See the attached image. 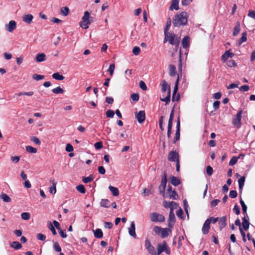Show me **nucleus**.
Returning a JSON list of instances; mask_svg holds the SVG:
<instances>
[{"label": "nucleus", "mask_w": 255, "mask_h": 255, "mask_svg": "<svg viewBox=\"0 0 255 255\" xmlns=\"http://www.w3.org/2000/svg\"><path fill=\"white\" fill-rule=\"evenodd\" d=\"M169 90L170 91V86L165 80L163 81L162 82L161 91L163 92H167L168 93Z\"/></svg>", "instance_id": "27"}, {"label": "nucleus", "mask_w": 255, "mask_h": 255, "mask_svg": "<svg viewBox=\"0 0 255 255\" xmlns=\"http://www.w3.org/2000/svg\"><path fill=\"white\" fill-rule=\"evenodd\" d=\"M37 238L39 240L43 241L45 240L46 237L45 235L41 233H38L37 234Z\"/></svg>", "instance_id": "61"}, {"label": "nucleus", "mask_w": 255, "mask_h": 255, "mask_svg": "<svg viewBox=\"0 0 255 255\" xmlns=\"http://www.w3.org/2000/svg\"><path fill=\"white\" fill-rule=\"evenodd\" d=\"M245 179H246V178L245 176H243L239 179L238 183H239V187L240 190H242L243 187L244 185Z\"/></svg>", "instance_id": "37"}, {"label": "nucleus", "mask_w": 255, "mask_h": 255, "mask_svg": "<svg viewBox=\"0 0 255 255\" xmlns=\"http://www.w3.org/2000/svg\"><path fill=\"white\" fill-rule=\"evenodd\" d=\"M157 255H160L162 252H165L166 254L168 255L170 254V250L168 248L167 243L165 241H164L161 244H158L157 245Z\"/></svg>", "instance_id": "4"}, {"label": "nucleus", "mask_w": 255, "mask_h": 255, "mask_svg": "<svg viewBox=\"0 0 255 255\" xmlns=\"http://www.w3.org/2000/svg\"><path fill=\"white\" fill-rule=\"evenodd\" d=\"M11 247L15 250H19L22 248L21 245L18 242H13L11 245Z\"/></svg>", "instance_id": "48"}, {"label": "nucleus", "mask_w": 255, "mask_h": 255, "mask_svg": "<svg viewBox=\"0 0 255 255\" xmlns=\"http://www.w3.org/2000/svg\"><path fill=\"white\" fill-rule=\"evenodd\" d=\"M210 219H207L205 221L202 229V231L203 234L206 235L209 233V231L210 228Z\"/></svg>", "instance_id": "13"}, {"label": "nucleus", "mask_w": 255, "mask_h": 255, "mask_svg": "<svg viewBox=\"0 0 255 255\" xmlns=\"http://www.w3.org/2000/svg\"><path fill=\"white\" fill-rule=\"evenodd\" d=\"M173 209H171V211H170L168 221L175 222V216L174 213Z\"/></svg>", "instance_id": "41"}, {"label": "nucleus", "mask_w": 255, "mask_h": 255, "mask_svg": "<svg viewBox=\"0 0 255 255\" xmlns=\"http://www.w3.org/2000/svg\"><path fill=\"white\" fill-rule=\"evenodd\" d=\"M139 87L142 90L144 91L147 90V86L144 82L143 81H140L139 82Z\"/></svg>", "instance_id": "60"}, {"label": "nucleus", "mask_w": 255, "mask_h": 255, "mask_svg": "<svg viewBox=\"0 0 255 255\" xmlns=\"http://www.w3.org/2000/svg\"><path fill=\"white\" fill-rule=\"evenodd\" d=\"M109 189L114 196H118L119 195V191L118 188L110 185Z\"/></svg>", "instance_id": "26"}, {"label": "nucleus", "mask_w": 255, "mask_h": 255, "mask_svg": "<svg viewBox=\"0 0 255 255\" xmlns=\"http://www.w3.org/2000/svg\"><path fill=\"white\" fill-rule=\"evenodd\" d=\"M234 56V54L233 53H231L230 52V50L226 51L223 55H222L221 58L222 60L225 62L227 61L229 58H232Z\"/></svg>", "instance_id": "19"}, {"label": "nucleus", "mask_w": 255, "mask_h": 255, "mask_svg": "<svg viewBox=\"0 0 255 255\" xmlns=\"http://www.w3.org/2000/svg\"><path fill=\"white\" fill-rule=\"evenodd\" d=\"M132 52L135 55H138L140 52V49L139 47L135 46L133 48Z\"/></svg>", "instance_id": "58"}, {"label": "nucleus", "mask_w": 255, "mask_h": 255, "mask_svg": "<svg viewBox=\"0 0 255 255\" xmlns=\"http://www.w3.org/2000/svg\"><path fill=\"white\" fill-rule=\"evenodd\" d=\"M139 95L138 94L133 93L131 95L130 98L133 101L137 102L139 100Z\"/></svg>", "instance_id": "55"}, {"label": "nucleus", "mask_w": 255, "mask_h": 255, "mask_svg": "<svg viewBox=\"0 0 255 255\" xmlns=\"http://www.w3.org/2000/svg\"><path fill=\"white\" fill-rule=\"evenodd\" d=\"M94 21L93 17L90 16L89 11H86L82 18V21L80 22V26L84 29L88 28L89 25Z\"/></svg>", "instance_id": "2"}, {"label": "nucleus", "mask_w": 255, "mask_h": 255, "mask_svg": "<svg viewBox=\"0 0 255 255\" xmlns=\"http://www.w3.org/2000/svg\"><path fill=\"white\" fill-rule=\"evenodd\" d=\"M94 146L97 149H101L103 146V143L102 141H99L95 143Z\"/></svg>", "instance_id": "62"}, {"label": "nucleus", "mask_w": 255, "mask_h": 255, "mask_svg": "<svg viewBox=\"0 0 255 255\" xmlns=\"http://www.w3.org/2000/svg\"><path fill=\"white\" fill-rule=\"evenodd\" d=\"M76 189L80 193L84 194L86 192V189L84 186L82 184H80L76 186Z\"/></svg>", "instance_id": "43"}, {"label": "nucleus", "mask_w": 255, "mask_h": 255, "mask_svg": "<svg viewBox=\"0 0 255 255\" xmlns=\"http://www.w3.org/2000/svg\"><path fill=\"white\" fill-rule=\"evenodd\" d=\"M219 225L220 230H222L227 226V217L223 216L219 219Z\"/></svg>", "instance_id": "17"}, {"label": "nucleus", "mask_w": 255, "mask_h": 255, "mask_svg": "<svg viewBox=\"0 0 255 255\" xmlns=\"http://www.w3.org/2000/svg\"><path fill=\"white\" fill-rule=\"evenodd\" d=\"M94 179V178L92 175L88 177H83L82 178V181L85 183H88L91 182Z\"/></svg>", "instance_id": "44"}, {"label": "nucleus", "mask_w": 255, "mask_h": 255, "mask_svg": "<svg viewBox=\"0 0 255 255\" xmlns=\"http://www.w3.org/2000/svg\"><path fill=\"white\" fill-rule=\"evenodd\" d=\"M50 182L52 183V186L51 187H50L49 188V192L51 194H55L56 192V182L55 181V180L54 179H52V180H50Z\"/></svg>", "instance_id": "23"}, {"label": "nucleus", "mask_w": 255, "mask_h": 255, "mask_svg": "<svg viewBox=\"0 0 255 255\" xmlns=\"http://www.w3.org/2000/svg\"><path fill=\"white\" fill-rule=\"evenodd\" d=\"M162 230V228L158 226H155L153 228L154 232L158 235H160Z\"/></svg>", "instance_id": "54"}, {"label": "nucleus", "mask_w": 255, "mask_h": 255, "mask_svg": "<svg viewBox=\"0 0 255 255\" xmlns=\"http://www.w3.org/2000/svg\"><path fill=\"white\" fill-rule=\"evenodd\" d=\"M187 22V13L183 11L175 16L173 24L175 27H178L181 25H185Z\"/></svg>", "instance_id": "1"}, {"label": "nucleus", "mask_w": 255, "mask_h": 255, "mask_svg": "<svg viewBox=\"0 0 255 255\" xmlns=\"http://www.w3.org/2000/svg\"><path fill=\"white\" fill-rule=\"evenodd\" d=\"M169 75L172 77L176 75V67L174 65H169Z\"/></svg>", "instance_id": "32"}, {"label": "nucleus", "mask_w": 255, "mask_h": 255, "mask_svg": "<svg viewBox=\"0 0 255 255\" xmlns=\"http://www.w3.org/2000/svg\"><path fill=\"white\" fill-rule=\"evenodd\" d=\"M115 68V65L114 64H110L108 71L110 73L111 76H113Z\"/></svg>", "instance_id": "51"}, {"label": "nucleus", "mask_w": 255, "mask_h": 255, "mask_svg": "<svg viewBox=\"0 0 255 255\" xmlns=\"http://www.w3.org/2000/svg\"><path fill=\"white\" fill-rule=\"evenodd\" d=\"M0 198L5 202H10L11 198L5 193L2 192L0 195Z\"/></svg>", "instance_id": "29"}, {"label": "nucleus", "mask_w": 255, "mask_h": 255, "mask_svg": "<svg viewBox=\"0 0 255 255\" xmlns=\"http://www.w3.org/2000/svg\"><path fill=\"white\" fill-rule=\"evenodd\" d=\"M179 1V0H172L171 4L169 7L170 9L171 10H173V9L178 10L179 9V6H178Z\"/></svg>", "instance_id": "22"}, {"label": "nucleus", "mask_w": 255, "mask_h": 255, "mask_svg": "<svg viewBox=\"0 0 255 255\" xmlns=\"http://www.w3.org/2000/svg\"><path fill=\"white\" fill-rule=\"evenodd\" d=\"M32 78L33 79H34L36 81H39L42 79H43L44 78V76L43 75L35 74L33 75Z\"/></svg>", "instance_id": "50"}, {"label": "nucleus", "mask_w": 255, "mask_h": 255, "mask_svg": "<svg viewBox=\"0 0 255 255\" xmlns=\"http://www.w3.org/2000/svg\"><path fill=\"white\" fill-rule=\"evenodd\" d=\"M250 226V222L246 219V217H244L243 218L242 226L243 228L245 231H247L249 229Z\"/></svg>", "instance_id": "30"}, {"label": "nucleus", "mask_w": 255, "mask_h": 255, "mask_svg": "<svg viewBox=\"0 0 255 255\" xmlns=\"http://www.w3.org/2000/svg\"><path fill=\"white\" fill-rule=\"evenodd\" d=\"M26 150L29 152L32 153H35L37 152V150L36 148L33 147L31 146L27 145L25 147Z\"/></svg>", "instance_id": "39"}, {"label": "nucleus", "mask_w": 255, "mask_h": 255, "mask_svg": "<svg viewBox=\"0 0 255 255\" xmlns=\"http://www.w3.org/2000/svg\"><path fill=\"white\" fill-rule=\"evenodd\" d=\"M33 18V16L31 14H24L22 16L23 21L27 24H30L32 21Z\"/></svg>", "instance_id": "18"}, {"label": "nucleus", "mask_w": 255, "mask_h": 255, "mask_svg": "<svg viewBox=\"0 0 255 255\" xmlns=\"http://www.w3.org/2000/svg\"><path fill=\"white\" fill-rule=\"evenodd\" d=\"M128 233L130 236H132L133 238H136V235L135 233V226L134 221L131 223L130 226L128 229Z\"/></svg>", "instance_id": "15"}, {"label": "nucleus", "mask_w": 255, "mask_h": 255, "mask_svg": "<svg viewBox=\"0 0 255 255\" xmlns=\"http://www.w3.org/2000/svg\"><path fill=\"white\" fill-rule=\"evenodd\" d=\"M174 117V110L173 109L170 114L169 119L168 121V128H167V137L170 138L172 127V121Z\"/></svg>", "instance_id": "8"}, {"label": "nucleus", "mask_w": 255, "mask_h": 255, "mask_svg": "<svg viewBox=\"0 0 255 255\" xmlns=\"http://www.w3.org/2000/svg\"><path fill=\"white\" fill-rule=\"evenodd\" d=\"M240 30V23L239 22H238L234 28L233 35L237 36L239 33Z\"/></svg>", "instance_id": "33"}, {"label": "nucleus", "mask_w": 255, "mask_h": 255, "mask_svg": "<svg viewBox=\"0 0 255 255\" xmlns=\"http://www.w3.org/2000/svg\"><path fill=\"white\" fill-rule=\"evenodd\" d=\"M182 46L184 48H187L190 45V38L188 36L184 37L182 40Z\"/></svg>", "instance_id": "20"}, {"label": "nucleus", "mask_w": 255, "mask_h": 255, "mask_svg": "<svg viewBox=\"0 0 255 255\" xmlns=\"http://www.w3.org/2000/svg\"><path fill=\"white\" fill-rule=\"evenodd\" d=\"M93 232L96 238L100 239L103 237V234L101 229H97L96 230H94Z\"/></svg>", "instance_id": "28"}, {"label": "nucleus", "mask_w": 255, "mask_h": 255, "mask_svg": "<svg viewBox=\"0 0 255 255\" xmlns=\"http://www.w3.org/2000/svg\"><path fill=\"white\" fill-rule=\"evenodd\" d=\"M177 204L173 201L172 202H167L164 201L163 202V206L166 208H170V211H171V209L174 208V206H176Z\"/></svg>", "instance_id": "24"}, {"label": "nucleus", "mask_w": 255, "mask_h": 255, "mask_svg": "<svg viewBox=\"0 0 255 255\" xmlns=\"http://www.w3.org/2000/svg\"><path fill=\"white\" fill-rule=\"evenodd\" d=\"M176 130L175 137L173 140V143H175L178 140L180 139V119L179 117L178 118L177 125H176Z\"/></svg>", "instance_id": "9"}, {"label": "nucleus", "mask_w": 255, "mask_h": 255, "mask_svg": "<svg viewBox=\"0 0 255 255\" xmlns=\"http://www.w3.org/2000/svg\"><path fill=\"white\" fill-rule=\"evenodd\" d=\"M243 111L239 110L237 115L234 117L232 120V124L237 128H240L241 127V119Z\"/></svg>", "instance_id": "5"}, {"label": "nucleus", "mask_w": 255, "mask_h": 255, "mask_svg": "<svg viewBox=\"0 0 255 255\" xmlns=\"http://www.w3.org/2000/svg\"><path fill=\"white\" fill-rule=\"evenodd\" d=\"M46 60V55L44 53H38L35 58V61L37 62H41Z\"/></svg>", "instance_id": "16"}, {"label": "nucleus", "mask_w": 255, "mask_h": 255, "mask_svg": "<svg viewBox=\"0 0 255 255\" xmlns=\"http://www.w3.org/2000/svg\"><path fill=\"white\" fill-rule=\"evenodd\" d=\"M171 232V229L169 228H162L161 232V238L163 239L168 236L170 233Z\"/></svg>", "instance_id": "21"}, {"label": "nucleus", "mask_w": 255, "mask_h": 255, "mask_svg": "<svg viewBox=\"0 0 255 255\" xmlns=\"http://www.w3.org/2000/svg\"><path fill=\"white\" fill-rule=\"evenodd\" d=\"M16 27V23L14 20H10L8 24H5V29L9 32H12Z\"/></svg>", "instance_id": "12"}, {"label": "nucleus", "mask_w": 255, "mask_h": 255, "mask_svg": "<svg viewBox=\"0 0 255 255\" xmlns=\"http://www.w3.org/2000/svg\"><path fill=\"white\" fill-rule=\"evenodd\" d=\"M60 12L63 15L67 16L69 13V9L67 6L63 7L61 8Z\"/></svg>", "instance_id": "38"}, {"label": "nucleus", "mask_w": 255, "mask_h": 255, "mask_svg": "<svg viewBox=\"0 0 255 255\" xmlns=\"http://www.w3.org/2000/svg\"><path fill=\"white\" fill-rule=\"evenodd\" d=\"M135 116L138 122L140 124L142 123L145 119V113L144 111H140L135 113Z\"/></svg>", "instance_id": "10"}, {"label": "nucleus", "mask_w": 255, "mask_h": 255, "mask_svg": "<svg viewBox=\"0 0 255 255\" xmlns=\"http://www.w3.org/2000/svg\"><path fill=\"white\" fill-rule=\"evenodd\" d=\"M161 100L165 102L168 104L170 100V91L169 90L167 96L163 99H161Z\"/></svg>", "instance_id": "49"}, {"label": "nucleus", "mask_w": 255, "mask_h": 255, "mask_svg": "<svg viewBox=\"0 0 255 255\" xmlns=\"http://www.w3.org/2000/svg\"><path fill=\"white\" fill-rule=\"evenodd\" d=\"M170 182L171 184L175 186H178L180 184V180L175 176H172L171 177Z\"/></svg>", "instance_id": "31"}, {"label": "nucleus", "mask_w": 255, "mask_h": 255, "mask_svg": "<svg viewBox=\"0 0 255 255\" xmlns=\"http://www.w3.org/2000/svg\"><path fill=\"white\" fill-rule=\"evenodd\" d=\"M150 219L153 222H163L165 221L164 217L156 212L153 213L150 215Z\"/></svg>", "instance_id": "7"}, {"label": "nucleus", "mask_w": 255, "mask_h": 255, "mask_svg": "<svg viewBox=\"0 0 255 255\" xmlns=\"http://www.w3.org/2000/svg\"><path fill=\"white\" fill-rule=\"evenodd\" d=\"M248 15L249 17L255 19V11L253 10H249Z\"/></svg>", "instance_id": "64"}, {"label": "nucleus", "mask_w": 255, "mask_h": 255, "mask_svg": "<svg viewBox=\"0 0 255 255\" xmlns=\"http://www.w3.org/2000/svg\"><path fill=\"white\" fill-rule=\"evenodd\" d=\"M167 183V176L165 172H164L163 175L162 177L160 185L159 186V190L160 193L163 196L165 194V189L166 187Z\"/></svg>", "instance_id": "6"}, {"label": "nucleus", "mask_w": 255, "mask_h": 255, "mask_svg": "<svg viewBox=\"0 0 255 255\" xmlns=\"http://www.w3.org/2000/svg\"><path fill=\"white\" fill-rule=\"evenodd\" d=\"M146 250L149 254L151 255H157V252H156L155 249L153 246H151Z\"/></svg>", "instance_id": "47"}, {"label": "nucleus", "mask_w": 255, "mask_h": 255, "mask_svg": "<svg viewBox=\"0 0 255 255\" xmlns=\"http://www.w3.org/2000/svg\"><path fill=\"white\" fill-rule=\"evenodd\" d=\"M240 202L241 205L243 213L244 214H245L246 215H247V206L246 205L244 201L242 199H240Z\"/></svg>", "instance_id": "42"}, {"label": "nucleus", "mask_w": 255, "mask_h": 255, "mask_svg": "<svg viewBox=\"0 0 255 255\" xmlns=\"http://www.w3.org/2000/svg\"><path fill=\"white\" fill-rule=\"evenodd\" d=\"M52 92L56 94H63L64 93V90L60 87L58 86L55 88L53 89L52 90Z\"/></svg>", "instance_id": "40"}, {"label": "nucleus", "mask_w": 255, "mask_h": 255, "mask_svg": "<svg viewBox=\"0 0 255 255\" xmlns=\"http://www.w3.org/2000/svg\"><path fill=\"white\" fill-rule=\"evenodd\" d=\"M106 115L107 118H112L115 115V113L114 111L112 110H109L106 112Z\"/></svg>", "instance_id": "52"}, {"label": "nucleus", "mask_w": 255, "mask_h": 255, "mask_svg": "<svg viewBox=\"0 0 255 255\" xmlns=\"http://www.w3.org/2000/svg\"><path fill=\"white\" fill-rule=\"evenodd\" d=\"M168 159L170 161L177 162V159H179L178 153L176 151H171L169 152L168 156Z\"/></svg>", "instance_id": "11"}, {"label": "nucleus", "mask_w": 255, "mask_h": 255, "mask_svg": "<svg viewBox=\"0 0 255 255\" xmlns=\"http://www.w3.org/2000/svg\"><path fill=\"white\" fill-rule=\"evenodd\" d=\"M206 172L209 176H211L213 173V168L210 165L207 166L206 167Z\"/></svg>", "instance_id": "56"}, {"label": "nucleus", "mask_w": 255, "mask_h": 255, "mask_svg": "<svg viewBox=\"0 0 255 255\" xmlns=\"http://www.w3.org/2000/svg\"><path fill=\"white\" fill-rule=\"evenodd\" d=\"M52 77L53 79L57 80H63L65 77L62 75L60 74L59 73H54L52 74Z\"/></svg>", "instance_id": "34"}, {"label": "nucleus", "mask_w": 255, "mask_h": 255, "mask_svg": "<svg viewBox=\"0 0 255 255\" xmlns=\"http://www.w3.org/2000/svg\"><path fill=\"white\" fill-rule=\"evenodd\" d=\"M167 192L169 194L170 199H176L178 197V194L175 190H172V188L171 186L168 185L167 189Z\"/></svg>", "instance_id": "14"}, {"label": "nucleus", "mask_w": 255, "mask_h": 255, "mask_svg": "<svg viewBox=\"0 0 255 255\" xmlns=\"http://www.w3.org/2000/svg\"><path fill=\"white\" fill-rule=\"evenodd\" d=\"M179 76L178 75V77H177V79L176 83H175V85L174 91H173V93L172 101L173 102L175 100V95L176 93L177 89H178V84L179 83Z\"/></svg>", "instance_id": "36"}, {"label": "nucleus", "mask_w": 255, "mask_h": 255, "mask_svg": "<svg viewBox=\"0 0 255 255\" xmlns=\"http://www.w3.org/2000/svg\"><path fill=\"white\" fill-rule=\"evenodd\" d=\"M100 206L105 208H109L110 207V202L108 199H103L100 202Z\"/></svg>", "instance_id": "25"}, {"label": "nucleus", "mask_w": 255, "mask_h": 255, "mask_svg": "<svg viewBox=\"0 0 255 255\" xmlns=\"http://www.w3.org/2000/svg\"><path fill=\"white\" fill-rule=\"evenodd\" d=\"M238 159V157H237L236 156L233 157L229 162V165L230 166H233L235 165L237 162Z\"/></svg>", "instance_id": "57"}, {"label": "nucleus", "mask_w": 255, "mask_h": 255, "mask_svg": "<svg viewBox=\"0 0 255 255\" xmlns=\"http://www.w3.org/2000/svg\"><path fill=\"white\" fill-rule=\"evenodd\" d=\"M247 33L246 32H244L242 33V35L241 38L238 41L239 45H241L243 42H245L247 41Z\"/></svg>", "instance_id": "35"}, {"label": "nucleus", "mask_w": 255, "mask_h": 255, "mask_svg": "<svg viewBox=\"0 0 255 255\" xmlns=\"http://www.w3.org/2000/svg\"><path fill=\"white\" fill-rule=\"evenodd\" d=\"M21 217L24 220H28L30 218V214L28 212H23L21 214Z\"/></svg>", "instance_id": "45"}, {"label": "nucleus", "mask_w": 255, "mask_h": 255, "mask_svg": "<svg viewBox=\"0 0 255 255\" xmlns=\"http://www.w3.org/2000/svg\"><path fill=\"white\" fill-rule=\"evenodd\" d=\"M65 150L67 152H71L73 150V146L70 143L67 144Z\"/></svg>", "instance_id": "63"}, {"label": "nucleus", "mask_w": 255, "mask_h": 255, "mask_svg": "<svg viewBox=\"0 0 255 255\" xmlns=\"http://www.w3.org/2000/svg\"><path fill=\"white\" fill-rule=\"evenodd\" d=\"M31 140L37 145H40L41 143V142L39 138L36 136L31 137Z\"/></svg>", "instance_id": "59"}, {"label": "nucleus", "mask_w": 255, "mask_h": 255, "mask_svg": "<svg viewBox=\"0 0 255 255\" xmlns=\"http://www.w3.org/2000/svg\"><path fill=\"white\" fill-rule=\"evenodd\" d=\"M226 61L227 65L230 67H235L237 65V63L234 60H229Z\"/></svg>", "instance_id": "53"}, {"label": "nucleus", "mask_w": 255, "mask_h": 255, "mask_svg": "<svg viewBox=\"0 0 255 255\" xmlns=\"http://www.w3.org/2000/svg\"><path fill=\"white\" fill-rule=\"evenodd\" d=\"M53 249L56 252L58 253H61V248L60 247V245H59L58 243L57 242H54L53 244Z\"/></svg>", "instance_id": "46"}, {"label": "nucleus", "mask_w": 255, "mask_h": 255, "mask_svg": "<svg viewBox=\"0 0 255 255\" xmlns=\"http://www.w3.org/2000/svg\"><path fill=\"white\" fill-rule=\"evenodd\" d=\"M165 38L163 42L165 43L168 41L169 43L172 45H178L179 44V40L177 36L173 33H167L164 34Z\"/></svg>", "instance_id": "3"}]
</instances>
